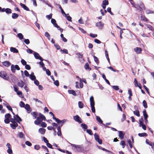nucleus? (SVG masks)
I'll use <instances>...</instances> for the list:
<instances>
[{"label": "nucleus", "mask_w": 154, "mask_h": 154, "mask_svg": "<svg viewBox=\"0 0 154 154\" xmlns=\"http://www.w3.org/2000/svg\"><path fill=\"white\" fill-rule=\"evenodd\" d=\"M133 6L134 8H137V9L138 10H141L142 9H143V8L144 9H145L144 5L142 2H141L140 3V5L138 4L134 5H133Z\"/></svg>", "instance_id": "nucleus-1"}, {"label": "nucleus", "mask_w": 154, "mask_h": 154, "mask_svg": "<svg viewBox=\"0 0 154 154\" xmlns=\"http://www.w3.org/2000/svg\"><path fill=\"white\" fill-rule=\"evenodd\" d=\"M7 147V152L9 154H12L13 153V151L12 149V146L9 143H8L6 145Z\"/></svg>", "instance_id": "nucleus-2"}, {"label": "nucleus", "mask_w": 154, "mask_h": 154, "mask_svg": "<svg viewBox=\"0 0 154 154\" xmlns=\"http://www.w3.org/2000/svg\"><path fill=\"white\" fill-rule=\"evenodd\" d=\"M0 76L2 78L6 80H8V77L7 75L5 72L4 71H2L0 72Z\"/></svg>", "instance_id": "nucleus-3"}, {"label": "nucleus", "mask_w": 154, "mask_h": 154, "mask_svg": "<svg viewBox=\"0 0 154 154\" xmlns=\"http://www.w3.org/2000/svg\"><path fill=\"white\" fill-rule=\"evenodd\" d=\"M11 70L12 72H15L16 69L18 70L20 69V68L19 66L17 65H12L11 66Z\"/></svg>", "instance_id": "nucleus-4"}, {"label": "nucleus", "mask_w": 154, "mask_h": 154, "mask_svg": "<svg viewBox=\"0 0 154 154\" xmlns=\"http://www.w3.org/2000/svg\"><path fill=\"white\" fill-rule=\"evenodd\" d=\"M94 136L95 140L98 142L99 144H101L102 143V140L99 138V135L96 133H95L94 134Z\"/></svg>", "instance_id": "nucleus-5"}, {"label": "nucleus", "mask_w": 154, "mask_h": 154, "mask_svg": "<svg viewBox=\"0 0 154 154\" xmlns=\"http://www.w3.org/2000/svg\"><path fill=\"white\" fill-rule=\"evenodd\" d=\"M34 55L35 58L36 59H39L41 61H42L44 60L42 59V58L41 57L39 54L35 52H34Z\"/></svg>", "instance_id": "nucleus-6"}, {"label": "nucleus", "mask_w": 154, "mask_h": 154, "mask_svg": "<svg viewBox=\"0 0 154 154\" xmlns=\"http://www.w3.org/2000/svg\"><path fill=\"white\" fill-rule=\"evenodd\" d=\"M42 121V119L41 118L38 117L36 118V120L35 121L34 123L36 125H39L41 123Z\"/></svg>", "instance_id": "nucleus-7"}, {"label": "nucleus", "mask_w": 154, "mask_h": 154, "mask_svg": "<svg viewBox=\"0 0 154 154\" xmlns=\"http://www.w3.org/2000/svg\"><path fill=\"white\" fill-rule=\"evenodd\" d=\"M96 25L100 29H102L104 26V23H102L101 22L97 23Z\"/></svg>", "instance_id": "nucleus-8"}, {"label": "nucleus", "mask_w": 154, "mask_h": 154, "mask_svg": "<svg viewBox=\"0 0 154 154\" xmlns=\"http://www.w3.org/2000/svg\"><path fill=\"white\" fill-rule=\"evenodd\" d=\"M134 50L135 52L137 54H140L141 53L142 49L141 48L139 47H136L135 48Z\"/></svg>", "instance_id": "nucleus-9"}, {"label": "nucleus", "mask_w": 154, "mask_h": 154, "mask_svg": "<svg viewBox=\"0 0 154 154\" xmlns=\"http://www.w3.org/2000/svg\"><path fill=\"white\" fill-rule=\"evenodd\" d=\"M73 117L74 119L76 122H78L79 123H81V119L78 116L76 115L74 116Z\"/></svg>", "instance_id": "nucleus-10"}, {"label": "nucleus", "mask_w": 154, "mask_h": 154, "mask_svg": "<svg viewBox=\"0 0 154 154\" xmlns=\"http://www.w3.org/2000/svg\"><path fill=\"white\" fill-rule=\"evenodd\" d=\"M90 102L91 106H94L95 103L93 97L92 96L91 97L90 99Z\"/></svg>", "instance_id": "nucleus-11"}, {"label": "nucleus", "mask_w": 154, "mask_h": 154, "mask_svg": "<svg viewBox=\"0 0 154 154\" xmlns=\"http://www.w3.org/2000/svg\"><path fill=\"white\" fill-rule=\"evenodd\" d=\"M18 124L16 122L12 123L10 124V126L13 129H15L16 127L17 126Z\"/></svg>", "instance_id": "nucleus-12"}, {"label": "nucleus", "mask_w": 154, "mask_h": 154, "mask_svg": "<svg viewBox=\"0 0 154 154\" xmlns=\"http://www.w3.org/2000/svg\"><path fill=\"white\" fill-rule=\"evenodd\" d=\"M119 136L121 140L124 138V134L122 131H119Z\"/></svg>", "instance_id": "nucleus-13"}, {"label": "nucleus", "mask_w": 154, "mask_h": 154, "mask_svg": "<svg viewBox=\"0 0 154 154\" xmlns=\"http://www.w3.org/2000/svg\"><path fill=\"white\" fill-rule=\"evenodd\" d=\"M14 119L18 122L21 121L22 120L20 117L18 115H14Z\"/></svg>", "instance_id": "nucleus-14"}, {"label": "nucleus", "mask_w": 154, "mask_h": 154, "mask_svg": "<svg viewBox=\"0 0 154 154\" xmlns=\"http://www.w3.org/2000/svg\"><path fill=\"white\" fill-rule=\"evenodd\" d=\"M2 63L3 65L7 67L11 65L10 63L7 61H6L3 62Z\"/></svg>", "instance_id": "nucleus-15"}, {"label": "nucleus", "mask_w": 154, "mask_h": 154, "mask_svg": "<svg viewBox=\"0 0 154 154\" xmlns=\"http://www.w3.org/2000/svg\"><path fill=\"white\" fill-rule=\"evenodd\" d=\"M10 51L14 53H17L18 52V50L15 48L11 47L10 48Z\"/></svg>", "instance_id": "nucleus-16"}, {"label": "nucleus", "mask_w": 154, "mask_h": 154, "mask_svg": "<svg viewBox=\"0 0 154 154\" xmlns=\"http://www.w3.org/2000/svg\"><path fill=\"white\" fill-rule=\"evenodd\" d=\"M68 92L70 94H72L74 96H76V94L75 91L73 90H69L68 91Z\"/></svg>", "instance_id": "nucleus-17"}, {"label": "nucleus", "mask_w": 154, "mask_h": 154, "mask_svg": "<svg viewBox=\"0 0 154 154\" xmlns=\"http://www.w3.org/2000/svg\"><path fill=\"white\" fill-rule=\"evenodd\" d=\"M38 131L41 134H43L45 133V129L43 128H41L39 129Z\"/></svg>", "instance_id": "nucleus-18"}, {"label": "nucleus", "mask_w": 154, "mask_h": 154, "mask_svg": "<svg viewBox=\"0 0 154 154\" xmlns=\"http://www.w3.org/2000/svg\"><path fill=\"white\" fill-rule=\"evenodd\" d=\"M20 5L21 6V7L23 8L26 11H29V9L25 5L22 4V3H20Z\"/></svg>", "instance_id": "nucleus-19"}, {"label": "nucleus", "mask_w": 154, "mask_h": 154, "mask_svg": "<svg viewBox=\"0 0 154 154\" xmlns=\"http://www.w3.org/2000/svg\"><path fill=\"white\" fill-rule=\"evenodd\" d=\"M30 78L32 80H34L35 79L36 77L34 75L33 72H32L31 74L30 75Z\"/></svg>", "instance_id": "nucleus-20"}, {"label": "nucleus", "mask_w": 154, "mask_h": 154, "mask_svg": "<svg viewBox=\"0 0 154 154\" xmlns=\"http://www.w3.org/2000/svg\"><path fill=\"white\" fill-rule=\"evenodd\" d=\"M143 115L145 119H147L148 116L147 114L146 109H144L143 111Z\"/></svg>", "instance_id": "nucleus-21"}, {"label": "nucleus", "mask_w": 154, "mask_h": 154, "mask_svg": "<svg viewBox=\"0 0 154 154\" xmlns=\"http://www.w3.org/2000/svg\"><path fill=\"white\" fill-rule=\"evenodd\" d=\"M24 107L29 112L31 111L29 105L28 104H26L24 106Z\"/></svg>", "instance_id": "nucleus-22"}, {"label": "nucleus", "mask_w": 154, "mask_h": 154, "mask_svg": "<svg viewBox=\"0 0 154 154\" xmlns=\"http://www.w3.org/2000/svg\"><path fill=\"white\" fill-rule=\"evenodd\" d=\"M66 17V19L69 21H72V18L69 16V14H66V15L65 16Z\"/></svg>", "instance_id": "nucleus-23"}, {"label": "nucleus", "mask_w": 154, "mask_h": 154, "mask_svg": "<svg viewBox=\"0 0 154 154\" xmlns=\"http://www.w3.org/2000/svg\"><path fill=\"white\" fill-rule=\"evenodd\" d=\"M57 134L59 136H61V132L60 131V126H59L57 128Z\"/></svg>", "instance_id": "nucleus-24"}, {"label": "nucleus", "mask_w": 154, "mask_h": 154, "mask_svg": "<svg viewBox=\"0 0 154 154\" xmlns=\"http://www.w3.org/2000/svg\"><path fill=\"white\" fill-rule=\"evenodd\" d=\"M138 135L140 137H146L147 136V134L146 133H139L138 134Z\"/></svg>", "instance_id": "nucleus-25"}, {"label": "nucleus", "mask_w": 154, "mask_h": 154, "mask_svg": "<svg viewBox=\"0 0 154 154\" xmlns=\"http://www.w3.org/2000/svg\"><path fill=\"white\" fill-rule=\"evenodd\" d=\"M139 126L141 127V125L144 124L143 120L142 118H141L139 120Z\"/></svg>", "instance_id": "nucleus-26"}, {"label": "nucleus", "mask_w": 154, "mask_h": 154, "mask_svg": "<svg viewBox=\"0 0 154 154\" xmlns=\"http://www.w3.org/2000/svg\"><path fill=\"white\" fill-rule=\"evenodd\" d=\"M19 15H18L16 13H13L12 15V17L13 19H15L17 18Z\"/></svg>", "instance_id": "nucleus-27"}, {"label": "nucleus", "mask_w": 154, "mask_h": 154, "mask_svg": "<svg viewBox=\"0 0 154 154\" xmlns=\"http://www.w3.org/2000/svg\"><path fill=\"white\" fill-rule=\"evenodd\" d=\"M96 119L97 121L100 123V124H102L103 123V121L98 116H96Z\"/></svg>", "instance_id": "nucleus-28"}, {"label": "nucleus", "mask_w": 154, "mask_h": 154, "mask_svg": "<svg viewBox=\"0 0 154 154\" xmlns=\"http://www.w3.org/2000/svg\"><path fill=\"white\" fill-rule=\"evenodd\" d=\"M141 18L142 20H143L145 21H147L148 20L147 18H146V17L144 15H142L141 16Z\"/></svg>", "instance_id": "nucleus-29"}, {"label": "nucleus", "mask_w": 154, "mask_h": 154, "mask_svg": "<svg viewBox=\"0 0 154 154\" xmlns=\"http://www.w3.org/2000/svg\"><path fill=\"white\" fill-rule=\"evenodd\" d=\"M79 107L80 108H82L83 107V103L79 101L78 102Z\"/></svg>", "instance_id": "nucleus-30"}, {"label": "nucleus", "mask_w": 154, "mask_h": 154, "mask_svg": "<svg viewBox=\"0 0 154 154\" xmlns=\"http://www.w3.org/2000/svg\"><path fill=\"white\" fill-rule=\"evenodd\" d=\"M6 107L9 110H10L12 112L13 114L14 115V113L13 112L12 109L11 107L10 106L8 105H7L6 106Z\"/></svg>", "instance_id": "nucleus-31"}, {"label": "nucleus", "mask_w": 154, "mask_h": 154, "mask_svg": "<svg viewBox=\"0 0 154 154\" xmlns=\"http://www.w3.org/2000/svg\"><path fill=\"white\" fill-rule=\"evenodd\" d=\"M120 144L122 146V148H124L125 146V141L124 140H122L121 141L120 143Z\"/></svg>", "instance_id": "nucleus-32"}, {"label": "nucleus", "mask_w": 154, "mask_h": 154, "mask_svg": "<svg viewBox=\"0 0 154 154\" xmlns=\"http://www.w3.org/2000/svg\"><path fill=\"white\" fill-rule=\"evenodd\" d=\"M18 86L20 87L23 88L24 85V84L23 82H18Z\"/></svg>", "instance_id": "nucleus-33"}, {"label": "nucleus", "mask_w": 154, "mask_h": 154, "mask_svg": "<svg viewBox=\"0 0 154 154\" xmlns=\"http://www.w3.org/2000/svg\"><path fill=\"white\" fill-rule=\"evenodd\" d=\"M134 114L137 116L139 117L140 116L139 111L138 110H136L134 111Z\"/></svg>", "instance_id": "nucleus-34"}, {"label": "nucleus", "mask_w": 154, "mask_h": 154, "mask_svg": "<svg viewBox=\"0 0 154 154\" xmlns=\"http://www.w3.org/2000/svg\"><path fill=\"white\" fill-rule=\"evenodd\" d=\"M85 69H91L90 68L89 65L88 63H86L85 66Z\"/></svg>", "instance_id": "nucleus-35"}, {"label": "nucleus", "mask_w": 154, "mask_h": 154, "mask_svg": "<svg viewBox=\"0 0 154 154\" xmlns=\"http://www.w3.org/2000/svg\"><path fill=\"white\" fill-rule=\"evenodd\" d=\"M17 36L20 39H22L23 38V36L22 34L21 33H18L17 34Z\"/></svg>", "instance_id": "nucleus-36"}, {"label": "nucleus", "mask_w": 154, "mask_h": 154, "mask_svg": "<svg viewBox=\"0 0 154 154\" xmlns=\"http://www.w3.org/2000/svg\"><path fill=\"white\" fill-rule=\"evenodd\" d=\"M5 12L7 14H11V11L10 9L7 8L6 9Z\"/></svg>", "instance_id": "nucleus-37"}, {"label": "nucleus", "mask_w": 154, "mask_h": 154, "mask_svg": "<svg viewBox=\"0 0 154 154\" xmlns=\"http://www.w3.org/2000/svg\"><path fill=\"white\" fill-rule=\"evenodd\" d=\"M19 136L21 138H23L24 137V135L22 132H20L18 134Z\"/></svg>", "instance_id": "nucleus-38"}, {"label": "nucleus", "mask_w": 154, "mask_h": 154, "mask_svg": "<svg viewBox=\"0 0 154 154\" xmlns=\"http://www.w3.org/2000/svg\"><path fill=\"white\" fill-rule=\"evenodd\" d=\"M19 106L21 107H24L25 104L22 101H20L19 103Z\"/></svg>", "instance_id": "nucleus-39"}, {"label": "nucleus", "mask_w": 154, "mask_h": 154, "mask_svg": "<svg viewBox=\"0 0 154 154\" xmlns=\"http://www.w3.org/2000/svg\"><path fill=\"white\" fill-rule=\"evenodd\" d=\"M143 105L145 108L147 107V103L145 100H143Z\"/></svg>", "instance_id": "nucleus-40"}, {"label": "nucleus", "mask_w": 154, "mask_h": 154, "mask_svg": "<svg viewBox=\"0 0 154 154\" xmlns=\"http://www.w3.org/2000/svg\"><path fill=\"white\" fill-rule=\"evenodd\" d=\"M102 4L107 5L109 4V2L108 1H106V0H104Z\"/></svg>", "instance_id": "nucleus-41"}, {"label": "nucleus", "mask_w": 154, "mask_h": 154, "mask_svg": "<svg viewBox=\"0 0 154 154\" xmlns=\"http://www.w3.org/2000/svg\"><path fill=\"white\" fill-rule=\"evenodd\" d=\"M11 115L10 114L8 113L5 115V119H9L11 117Z\"/></svg>", "instance_id": "nucleus-42"}, {"label": "nucleus", "mask_w": 154, "mask_h": 154, "mask_svg": "<svg viewBox=\"0 0 154 154\" xmlns=\"http://www.w3.org/2000/svg\"><path fill=\"white\" fill-rule=\"evenodd\" d=\"M81 126L82 127L85 129H87L88 128L87 126L85 124H82Z\"/></svg>", "instance_id": "nucleus-43"}, {"label": "nucleus", "mask_w": 154, "mask_h": 154, "mask_svg": "<svg viewBox=\"0 0 154 154\" xmlns=\"http://www.w3.org/2000/svg\"><path fill=\"white\" fill-rule=\"evenodd\" d=\"M39 117L40 118H41V119H42V120H45V116L41 113H40L39 115Z\"/></svg>", "instance_id": "nucleus-44"}, {"label": "nucleus", "mask_w": 154, "mask_h": 154, "mask_svg": "<svg viewBox=\"0 0 154 154\" xmlns=\"http://www.w3.org/2000/svg\"><path fill=\"white\" fill-rule=\"evenodd\" d=\"M52 17V14H50L49 15H47L46 16V17L48 20H49Z\"/></svg>", "instance_id": "nucleus-45"}, {"label": "nucleus", "mask_w": 154, "mask_h": 154, "mask_svg": "<svg viewBox=\"0 0 154 154\" xmlns=\"http://www.w3.org/2000/svg\"><path fill=\"white\" fill-rule=\"evenodd\" d=\"M34 148L37 150H39L40 149V146L39 145H36L34 146Z\"/></svg>", "instance_id": "nucleus-46"}, {"label": "nucleus", "mask_w": 154, "mask_h": 154, "mask_svg": "<svg viewBox=\"0 0 154 154\" xmlns=\"http://www.w3.org/2000/svg\"><path fill=\"white\" fill-rule=\"evenodd\" d=\"M60 51L62 53H64L65 54H68V53L67 50L66 49H64L63 50H61Z\"/></svg>", "instance_id": "nucleus-47"}, {"label": "nucleus", "mask_w": 154, "mask_h": 154, "mask_svg": "<svg viewBox=\"0 0 154 154\" xmlns=\"http://www.w3.org/2000/svg\"><path fill=\"white\" fill-rule=\"evenodd\" d=\"M128 142L129 145L130 147L131 148L133 147V145L132 143H131V140H128Z\"/></svg>", "instance_id": "nucleus-48"}, {"label": "nucleus", "mask_w": 154, "mask_h": 154, "mask_svg": "<svg viewBox=\"0 0 154 154\" xmlns=\"http://www.w3.org/2000/svg\"><path fill=\"white\" fill-rule=\"evenodd\" d=\"M40 124H41V126L42 127H45L47 126V125H46V123L45 122H42V123H41Z\"/></svg>", "instance_id": "nucleus-49"}, {"label": "nucleus", "mask_w": 154, "mask_h": 154, "mask_svg": "<svg viewBox=\"0 0 154 154\" xmlns=\"http://www.w3.org/2000/svg\"><path fill=\"white\" fill-rule=\"evenodd\" d=\"M146 13L147 14H153V11H150L149 10H147L146 11Z\"/></svg>", "instance_id": "nucleus-50"}, {"label": "nucleus", "mask_w": 154, "mask_h": 154, "mask_svg": "<svg viewBox=\"0 0 154 154\" xmlns=\"http://www.w3.org/2000/svg\"><path fill=\"white\" fill-rule=\"evenodd\" d=\"M86 131L87 133L89 134L90 135H92V131L90 129H87L86 130Z\"/></svg>", "instance_id": "nucleus-51"}, {"label": "nucleus", "mask_w": 154, "mask_h": 154, "mask_svg": "<svg viewBox=\"0 0 154 154\" xmlns=\"http://www.w3.org/2000/svg\"><path fill=\"white\" fill-rule=\"evenodd\" d=\"M134 85L136 87H137V85L139 84L138 83L136 79H134Z\"/></svg>", "instance_id": "nucleus-52"}, {"label": "nucleus", "mask_w": 154, "mask_h": 154, "mask_svg": "<svg viewBox=\"0 0 154 154\" xmlns=\"http://www.w3.org/2000/svg\"><path fill=\"white\" fill-rule=\"evenodd\" d=\"M24 42L27 45L29 44V39H25L24 40Z\"/></svg>", "instance_id": "nucleus-53"}, {"label": "nucleus", "mask_w": 154, "mask_h": 154, "mask_svg": "<svg viewBox=\"0 0 154 154\" xmlns=\"http://www.w3.org/2000/svg\"><path fill=\"white\" fill-rule=\"evenodd\" d=\"M25 144L26 145L29 146H32L31 143L30 142L28 141L26 142Z\"/></svg>", "instance_id": "nucleus-54"}, {"label": "nucleus", "mask_w": 154, "mask_h": 154, "mask_svg": "<svg viewBox=\"0 0 154 154\" xmlns=\"http://www.w3.org/2000/svg\"><path fill=\"white\" fill-rule=\"evenodd\" d=\"M21 63L22 64L24 65H25L26 64V62L23 59H22L21 60Z\"/></svg>", "instance_id": "nucleus-55"}, {"label": "nucleus", "mask_w": 154, "mask_h": 154, "mask_svg": "<svg viewBox=\"0 0 154 154\" xmlns=\"http://www.w3.org/2000/svg\"><path fill=\"white\" fill-rule=\"evenodd\" d=\"M31 114L32 115L33 117H34V119H35L36 118V116H37V115H36V112H33L31 113Z\"/></svg>", "instance_id": "nucleus-56"}, {"label": "nucleus", "mask_w": 154, "mask_h": 154, "mask_svg": "<svg viewBox=\"0 0 154 154\" xmlns=\"http://www.w3.org/2000/svg\"><path fill=\"white\" fill-rule=\"evenodd\" d=\"M54 84L57 86H58L59 85V82L58 81L56 80L54 81Z\"/></svg>", "instance_id": "nucleus-57"}, {"label": "nucleus", "mask_w": 154, "mask_h": 154, "mask_svg": "<svg viewBox=\"0 0 154 154\" xmlns=\"http://www.w3.org/2000/svg\"><path fill=\"white\" fill-rule=\"evenodd\" d=\"M94 61L97 63L98 62V58L95 56H94Z\"/></svg>", "instance_id": "nucleus-58"}, {"label": "nucleus", "mask_w": 154, "mask_h": 154, "mask_svg": "<svg viewBox=\"0 0 154 154\" xmlns=\"http://www.w3.org/2000/svg\"><path fill=\"white\" fill-rule=\"evenodd\" d=\"M113 88L116 91H117L119 89L118 87L117 86H113Z\"/></svg>", "instance_id": "nucleus-59"}, {"label": "nucleus", "mask_w": 154, "mask_h": 154, "mask_svg": "<svg viewBox=\"0 0 154 154\" xmlns=\"http://www.w3.org/2000/svg\"><path fill=\"white\" fill-rule=\"evenodd\" d=\"M45 71H46V74L48 75H50L51 74V72L48 69H47V70H46Z\"/></svg>", "instance_id": "nucleus-60"}, {"label": "nucleus", "mask_w": 154, "mask_h": 154, "mask_svg": "<svg viewBox=\"0 0 154 154\" xmlns=\"http://www.w3.org/2000/svg\"><path fill=\"white\" fill-rule=\"evenodd\" d=\"M47 146L49 148H51V149H53V147H52V145L50 144V143H47Z\"/></svg>", "instance_id": "nucleus-61"}, {"label": "nucleus", "mask_w": 154, "mask_h": 154, "mask_svg": "<svg viewBox=\"0 0 154 154\" xmlns=\"http://www.w3.org/2000/svg\"><path fill=\"white\" fill-rule=\"evenodd\" d=\"M107 11L109 12L111 14H112V13L111 11V8H110L109 7L107 8Z\"/></svg>", "instance_id": "nucleus-62"}, {"label": "nucleus", "mask_w": 154, "mask_h": 154, "mask_svg": "<svg viewBox=\"0 0 154 154\" xmlns=\"http://www.w3.org/2000/svg\"><path fill=\"white\" fill-rule=\"evenodd\" d=\"M24 74L26 76L28 77L29 75V72H28L27 71L25 70L24 71Z\"/></svg>", "instance_id": "nucleus-63"}, {"label": "nucleus", "mask_w": 154, "mask_h": 154, "mask_svg": "<svg viewBox=\"0 0 154 154\" xmlns=\"http://www.w3.org/2000/svg\"><path fill=\"white\" fill-rule=\"evenodd\" d=\"M25 68L27 70H29L31 68L29 65L26 64L25 66Z\"/></svg>", "instance_id": "nucleus-64"}]
</instances>
